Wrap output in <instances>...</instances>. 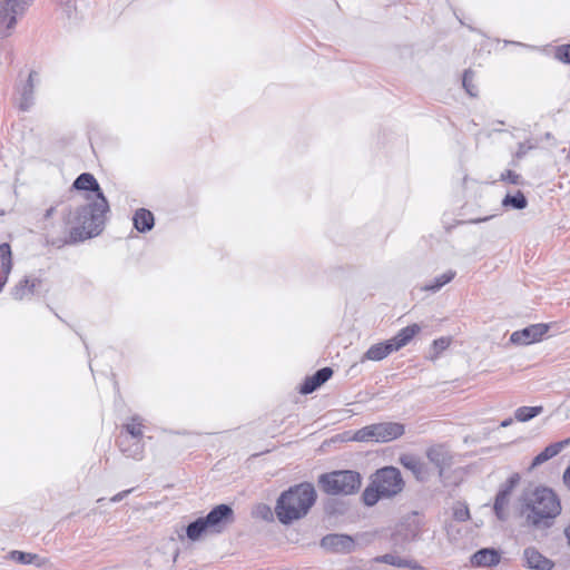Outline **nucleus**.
I'll return each instance as SVG.
<instances>
[{
    "instance_id": "423d86ee",
    "label": "nucleus",
    "mask_w": 570,
    "mask_h": 570,
    "mask_svg": "<svg viewBox=\"0 0 570 570\" xmlns=\"http://www.w3.org/2000/svg\"><path fill=\"white\" fill-rule=\"evenodd\" d=\"M33 0H2L0 1V36L9 37Z\"/></svg>"
},
{
    "instance_id": "79ce46f5",
    "label": "nucleus",
    "mask_w": 570,
    "mask_h": 570,
    "mask_svg": "<svg viewBox=\"0 0 570 570\" xmlns=\"http://www.w3.org/2000/svg\"><path fill=\"white\" fill-rule=\"evenodd\" d=\"M56 3H59L60 6L65 7L66 9L71 8L72 0H52Z\"/></svg>"
},
{
    "instance_id": "c85d7f7f",
    "label": "nucleus",
    "mask_w": 570,
    "mask_h": 570,
    "mask_svg": "<svg viewBox=\"0 0 570 570\" xmlns=\"http://www.w3.org/2000/svg\"><path fill=\"white\" fill-rule=\"evenodd\" d=\"M509 503V491H500L494 502V512L500 520L505 519V509Z\"/></svg>"
},
{
    "instance_id": "7c9ffc66",
    "label": "nucleus",
    "mask_w": 570,
    "mask_h": 570,
    "mask_svg": "<svg viewBox=\"0 0 570 570\" xmlns=\"http://www.w3.org/2000/svg\"><path fill=\"white\" fill-rule=\"evenodd\" d=\"M568 445H570V439H566L563 441L552 443V444L548 445L543 450V452H544L546 455H548L549 459H552L553 456L559 454Z\"/></svg>"
},
{
    "instance_id": "2f4dec72",
    "label": "nucleus",
    "mask_w": 570,
    "mask_h": 570,
    "mask_svg": "<svg viewBox=\"0 0 570 570\" xmlns=\"http://www.w3.org/2000/svg\"><path fill=\"white\" fill-rule=\"evenodd\" d=\"M451 344V340L449 337H440L435 340L432 344L433 354L431 356L432 360L439 357V355L445 351Z\"/></svg>"
},
{
    "instance_id": "f8f14e48",
    "label": "nucleus",
    "mask_w": 570,
    "mask_h": 570,
    "mask_svg": "<svg viewBox=\"0 0 570 570\" xmlns=\"http://www.w3.org/2000/svg\"><path fill=\"white\" fill-rule=\"evenodd\" d=\"M333 371L331 367H323L318 370L314 375L308 376L304 380L299 387L302 394H309L318 389L322 384L331 379Z\"/></svg>"
},
{
    "instance_id": "49530a36",
    "label": "nucleus",
    "mask_w": 570,
    "mask_h": 570,
    "mask_svg": "<svg viewBox=\"0 0 570 570\" xmlns=\"http://www.w3.org/2000/svg\"><path fill=\"white\" fill-rule=\"evenodd\" d=\"M52 213H53V208H49V209L47 210V213H46V217L51 216V215H52Z\"/></svg>"
},
{
    "instance_id": "9b49d317",
    "label": "nucleus",
    "mask_w": 570,
    "mask_h": 570,
    "mask_svg": "<svg viewBox=\"0 0 570 570\" xmlns=\"http://www.w3.org/2000/svg\"><path fill=\"white\" fill-rule=\"evenodd\" d=\"M525 566L533 570H551L553 562L539 552L535 548H527L523 551Z\"/></svg>"
},
{
    "instance_id": "ddd939ff",
    "label": "nucleus",
    "mask_w": 570,
    "mask_h": 570,
    "mask_svg": "<svg viewBox=\"0 0 570 570\" xmlns=\"http://www.w3.org/2000/svg\"><path fill=\"white\" fill-rule=\"evenodd\" d=\"M400 463L410 470L417 480L424 481L429 478L428 466L420 458L413 454H403L400 456Z\"/></svg>"
},
{
    "instance_id": "4468645a",
    "label": "nucleus",
    "mask_w": 570,
    "mask_h": 570,
    "mask_svg": "<svg viewBox=\"0 0 570 570\" xmlns=\"http://www.w3.org/2000/svg\"><path fill=\"white\" fill-rule=\"evenodd\" d=\"M38 73L36 71H31L28 76L27 82L19 89V108L23 111L28 110L35 100V87H36V78Z\"/></svg>"
},
{
    "instance_id": "cd10ccee",
    "label": "nucleus",
    "mask_w": 570,
    "mask_h": 570,
    "mask_svg": "<svg viewBox=\"0 0 570 570\" xmlns=\"http://www.w3.org/2000/svg\"><path fill=\"white\" fill-rule=\"evenodd\" d=\"M379 561L387 563V564L401 567V568H411V569L415 568V563L413 561L407 560V559L400 557L397 554H394V553H386V554L382 556L379 559Z\"/></svg>"
},
{
    "instance_id": "f257e3e1",
    "label": "nucleus",
    "mask_w": 570,
    "mask_h": 570,
    "mask_svg": "<svg viewBox=\"0 0 570 570\" xmlns=\"http://www.w3.org/2000/svg\"><path fill=\"white\" fill-rule=\"evenodd\" d=\"M72 186L78 190L94 193L86 196L87 205L78 210L77 219L80 227L70 232V237L75 242L85 240L101 233L106 223V215L109 212V204L92 174L83 173L79 175Z\"/></svg>"
},
{
    "instance_id": "6ab92c4d",
    "label": "nucleus",
    "mask_w": 570,
    "mask_h": 570,
    "mask_svg": "<svg viewBox=\"0 0 570 570\" xmlns=\"http://www.w3.org/2000/svg\"><path fill=\"white\" fill-rule=\"evenodd\" d=\"M421 331V327L417 324L409 325L399 333L390 338V342L394 346L395 351L401 350L409 342Z\"/></svg>"
},
{
    "instance_id": "6e6552de",
    "label": "nucleus",
    "mask_w": 570,
    "mask_h": 570,
    "mask_svg": "<svg viewBox=\"0 0 570 570\" xmlns=\"http://www.w3.org/2000/svg\"><path fill=\"white\" fill-rule=\"evenodd\" d=\"M549 331V325L539 323L532 324L520 331H515L510 336V342L517 345H529L539 342Z\"/></svg>"
},
{
    "instance_id": "dca6fc26",
    "label": "nucleus",
    "mask_w": 570,
    "mask_h": 570,
    "mask_svg": "<svg viewBox=\"0 0 570 570\" xmlns=\"http://www.w3.org/2000/svg\"><path fill=\"white\" fill-rule=\"evenodd\" d=\"M120 451L127 456L134 460H141L144 455V444L140 440H134L129 436L120 439L119 442Z\"/></svg>"
},
{
    "instance_id": "0eeeda50",
    "label": "nucleus",
    "mask_w": 570,
    "mask_h": 570,
    "mask_svg": "<svg viewBox=\"0 0 570 570\" xmlns=\"http://www.w3.org/2000/svg\"><path fill=\"white\" fill-rule=\"evenodd\" d=\"M373 485L379 488L384 498H391L402 491L404 482L396 468L385 466L375 473Z\"/></svg>"
},
{
    "instance_id": "2eb2a0df",
    "label": "nucleus",
    "mask_w": 570,
    "mask_h": 570,
    "mask_svg": "<svg viewBox=\"0 0 570 570\" xmlns=\"http://www.w3.org/2000/svg\"><path fill=\"white\" fill-rule=\"evenodd\" d=\"M501 560V554L498 550L492 548H484L476 551L472 558V564L476 567H494Z\"/></svg>"
},
{
    "instance_id": "a18cd8bd",
    "label": "nucleus",
    "mask_w": 570,
    "mask_h": 570,
    "mask_svg": "<svg viewBox=\"0 0 570 570\" xmlns=\"http://www.w3.org/2000/svg\"><path fill=\"white\" fill-rule=\"evenodd\" d=\"M262 509L265 511L266 515L271 514V509L268 507L264 505Z\"/></svg>"
},
{
    "instance_id": "e433bc0d",
    "label": "nucleus",
    "mask_w": 570,
    "mask_h": 570,
    "mask_svg": "<svg viewBox=\"0 0 570 570\" xmlns=\"http://www.w3.org/2000/svg\"><path fill=\"white\" fill-rule=\"evenodd\" d=\"M533 148H535V145H533L530 141L520 142L518 146V149L515 151V157L520 159V158L524 157L528 154V151Z\"/></svg>"
},
{
    "instance_id": "72a5a7b5",
    "label": "nucleus",
    "mask_w": 570,
    "mask_h": 570,
    "mask_svg": "<svg viewBox=\"0 0 570 570\" xmlns=\"http://www.w3.org/2000/svg\"><path fill=\"white\" fill-rule=\"evenodd\" d=\"M10 246L8 244L0 245V257L2 258V267L4 272L8 274L10 272L11 262H10Z\"/></svg>"
},
{
    "instance_id": "f3484780",
    "label": "nucleus",
    "mask_w": 570,
    "mask_h": 570,
    "mask_svg": "<svg viewBox=\"0 0 570 570\" xmlns=\"http://www.w3.org/2000/svg\"><path fill=\"white\" fill-rule=\"evenodd\" d=\"M396 352L390 340L386 342L377 343L372 345L362 357V362L368 361H381L389 356L391 353Z\"/></svg>"
},
{
    "instance_id": "f03ea898",
    "label": "nucleus",
    "mask_w": 570,
    "mask_h": 570,
    "mask_svg": "<svg viewBox=\"0 0 570 570\" xmlns=\"http://www.w3.org/2000/svg\"><path fill=\"white\" fill-rule=\"evenodd\" d=\"M316 501V491L313 484L303 482L291 487L278 498L275 513L283 524L304 518Z\"/></svg>"
},
{
    "instance_id": "7ed1b4c3",
    "label": "nucleus",
    "mask_w": 570,
    "mask_h": 570,
    "mask_svg": "<svg viewBox=\"0 0 570 570\" xmlns=\"http://www.w3.org/2000/svg\"><path fill=\"white\" fill-rule=\"evenodd\" d=\"M561 512L556 493L547 488L535 489L525 500L522 509L527 523L535 528H548Z\"/></svg>"
},
{
    "instance_id": "ea45409f",
    "label": "nucleus",
    "mask_w": 570,
    "mask_h": 570,
    "mask_svg": "<svg viewBox=\"0 0 570 570\" xmlns=\"http://www.w3.org/2000/svg\"><path fill=\"white\" fill-rule=\"evenodd\" d=\"M129 492H130V490H126V491H121V492L117 493L115 497L111 498V502L121 501Z\"/></svg>"
},
{
    "instance_id": "f704fd0d",
    "label": "nucleus",
    "mask_w": 570,
    "mask_h": 570,
    "mask_svg": "<svg viewBox=\"0 0 570 570\" xmlns=\"http://www.w3.org/2000/svg\"><path fill=\"white\" fill-rule=\"evenodd\" d=\"M453 517L456 521H465L470 517L469 509L463 504L455 505L453 508Z\"/></svg>"
},
{
    "instance_id": "412c9836",
    "label": "nucleus",
    "mask_w": 570,
    "mask_h": 570,
    "mask_svg": "<svg viewBox=\"0 0 570 570\" xmlns=\"http://www.w3.org/2000/svg\"><path fill=\"white\" fill-rule=\"evenodd\" d=\"M36 284H37L36 278L30 279L28 277H24L23 279H21L11 291V295H12L13 299L21 301V299L32 295Z\"/></svg>"
},
{
    "instance_id": "1a4fd4ad",
    "label": "nucleus",
    "mask_w": 570,
    "mask_h": 570,
    "mask_svg": "<svg viewBox=\"0 0 570 570\" xmlns=\"http://www.w3.org/2000/svg\"><path fill=\"white\" fill-rule=\"evenodd\" d=\"M209 532H220L226 524L234 521V511L227 504L215 507L206 517Z\"/></svg>"
},
{
    "instance_id": "a19ab883",
    "label": "nucleus",
    "mask_w": 570,
    "mask_h": 570,
    "mask_svg": "<svg viewBox=\"0 0 570 570\" xmlns=\"http://www.w3.org/2000/svg\"><path fill=\"white\" fill-rule=\"evenodd\" d=\"M563 483L570 490V465L566 469L563 473Z\"/></svg>"
},
{
    "instance_id": "a878e982",
    "label": "nucleus",
    "mask_w": 570,
    "mask_h": 570,
    "mask_svg": "<svg viewBox=\"0 0 570 570\" xmlns=\"http://www.w3.org/2000/svg\"><path fill=\"white\" fill-rule=\"evenodd\" d=\"M142 428H144L142 420L138 415L132 416L125 424L126 432L134 440H140L142 438V435H144Z\"/></svg>"
},
{
    "instance_id": "4be33fe9",
    "label": "nucleus",
    "mask_w": 570,
    "mask_h": 570,
    "mask_svg": "<svg viewBox=\"0 0 570 570\" xmlns=\"http://www.w3.org/2000/svg\"><path fill=\"white\" fill-rule=\"evenodd\" d=\"M9 559L21 564H36L37 567H42L45 564V560L41 559L38 554L18 550L9 552Z\"/></svg>"
},
{
    "instance_id": "b1692460",
    "label": "nucleus",
    "mask_w": 570,
    "mask_h": 570,
    "mask_svg": "<svg viewBox=\"0 0 570 570\" xmlns=\"http://www.w3.org/2000/svg\"><path fill=\"white\" fill-rule=\"evenodd\" d=\"M207 531H209V525L206 518H198L187 527L186 534L188 539L196 541Z\"/></svg>"
},
{
    "instance_id": "aec40b11",
    "label": "nucleus",
    "mask_w": 570,
    "mask_h": 570,
    "mask_svg": "<svg viewBox=\"0 0 570 570\" xmlns=\"http://www.w3.org/2000/svg\"><path fill=\"white\" fill-rule=\"evenodd\" d=\"M426 455L430 462L439 469L440 474H442L444 468L450 464V455L441 445L429 449Z\"/></svg>"
},
{
    "instance_id": "bb28decb",
    "label": "nucleus",
    "mask_w": 570,
    "mask_h": 570,
    "mask_svg": "<svg viewBox=\"0 0 570 570\" xmlns=\"http://www.w3.org/2000/svg\"><path fill=\"white\" fill-rule=\"evenodd\" d=\"M528 205V200L522 191H517L514 195H507L502 200V206L511 207L513 209H523Z\"/></svg>"
},
{
    "instance_id": "4c0bfd02",
    "label": "nucleus",
    "mask_w": 570,
    "mask_h": 570,
    "mask_svg": "<svg viewBox=\"0 0 570 570\" xmlns=\"http://www.w3.org/2000/svg\"><path fill=\"white\" fill-rule=\"evenodd\" d=\"M557 58L570 63V45L559 47L557 50Z\"/></svg>"
},
{
    "instance_id": "37998d69",
    "label": "nucleus",
    "mask_w": 570,
    "mask_h": 570,
    "mask_svg": "<svg viewBox=\"0 0 570 570\" xmlns=\"http://www.w3.org/2000/svg\"><path fill=\"white\" fill-rule=\"evenodd\" d=\"M511 423H512V419H507V420L502 421L500 425H501L502 428H507V426H509Z\"/></svg>"
},
{
    "instance_id": "393cba45",
    "label": "nucleus",
    "mask_w": 570,
    "mask_h": 570,
    "mask_svg": "<svg viewBox=\"0 0 570 570\" xmlns=\"http://www.w3.org/2000/svg\"><path fill=\"white\" fill-rule=\"evenodd\" d=\"M543 412V407L539 406H520L514 412V417L519 422H528Z\"/></svg>"
},
{
    "instance_id": "a211bd4d",
    "label": "nucleus",
    "mask_w": 570,
    "mask_h": 570,
    "mask_svg": "<svg viewBox=\"0 0 570 570\" xmlns=\"http://www.w3.org/2000/svg\"><path fill=\"white\" fill-rule=\"evenodd\" d=\"M134 227L139 233L149 232L155 225V218L150 210L145 208H139L136 210L132 217Z\"/></svg>"
},
{
    "instance_id": "9d476101",
    "label": "nucleus",
    "mask_w": 570,
    "mask_h": 570,
    "mask_svg": "<svg viewBox=\"0 0 570 570\" xmlns=\"http://www.w3.org/2000/svg\"><path fill=\"white\" fill-rule=\"evenodd\" d=\"M322 548L333 552H350L354 548V540L346 534H327L321 541Z\"/></svg>"
},
{
    "instance_id": "c03bdc74",
    "label": "nucleus",
    "mask_w": 570,
    "mask_h": 570,
    "mask_svg": "<svg viewBox=\"0 0 570 570\" xmlns=\"http://www.w3.org/2000/svg\"><path fill=\"white\" fill-rule=\"evenodd\" d=\"M566 537L568 539V543L570 546V524L564 530Z\"/></svg>"
},
{
    "instance_id": "473e14b6",
    "label": "nucleus",
    "mask_w": 570,
    "mask_h": 570,
    "mask_svg": "<svg viewBox=\"0 0 570 570\" xmlns=\"http://www.w3.org/2000/svg\"><path fill=\"white\" fill-rule=\"evenodd\" d=\"M473 77L474 75L471 70H465L462 79L465 91L472 97L476 96V86L473 83Z\"/></svg>"
},
{
    "instance_id": "5701e85b",
    "label": "nucleus",
    "mask_w": 570,
    "mask_h": 570,
    "mask_svg": "<svg viewBox=\"0 0 570 570\" xmlns=\"http://www.w3.org/2000/svg\"><path fill=\"white\" fill-rule=\"evenodd\" d=\"M455 272L452 271V269H449L446 271L445 273L436 276L431 283L429 284H425L423 287H422V291H425V292H438L440 291L444 285L449 284L454 277H455Z\"/></svg>"
},
{
    "instance_id": "c756f323",
    "label": "nucleus",
    "mask_w": 570,
    "mask_h": 570,
    "mask_svg": "<svg viewBox=\"0 0 570 570\" xmlns=\"http://www.w3.org/2000/svg\"><path fill=\"white\" fill-rule=\"evenodd\" d=\"M362 497L364 503L368 507L374 505L380 500V498H384L383 494L379 491V488L375 485L366 488Z\"/></svg>"
},
{
    "instance_id": "20e7f679",
    "label": "nucleus",
    "mask_w": 570,
    "mask_h": 570,
    "mask_svg": "<svg viewBox=\"0 0 570 570\" xmlns=\"http://www.w3.org/2000/svg\"><path fill=\"white\" fill-rule=\"evenodd\" d=\"M322 490L328 494H352L361 487V476L354 471H334L318 479Z\"/></svg>"
},
{
    "instance_id": "de8ad7c7",
    "label": "nucleus",
    "mask_w": 570,
    "mask_h": 570,
    "mask_svg": "<svg viewBox=\"0 0 570 570\" xmlns=\"http://www.w3.org/2000/svg\"><path fill=\"white\" fill-rule=\"evenodd\" d=\"M4 283H0V292L2 291Z\"/></svg>"
},
{
    "instance_id": "58836bf2",
    "label": "nucleus",
    "mask_w": 570,
    "mask_h": 570,
    "mask_svg": "<svg viewBox=\"0 0 570 570\" xmlns=\"http://www.w3.org/2000/svg\"><path fill=\"white\" fill-rule=\"evenodd\" d=\"M550 460L548 455L544 454V452H540L532 461V466H537L542 464L543 462Z\"/></svg>"
},
{
    "instance_id": "39448f33",
    "label": "nucleus",
    "mask_w": 570,
    "mask_h": 570,
    "mask_svg": "<svg viewBox=\"0 0 570 570\" xmlns=\"http://www.w3.org/2000/svg\"><path fill=\"white\" fill-rule=\"evenodd\" d=\"M404 425L395 422H382L357 430L351 440L356 442H390L404 434Z\"/></svg>"
},
{
    "instance_id": "c9c22d12",
    "label": "nucleus",
    "mask_w": 570,
    "mask_h": 570,
    "mask_svg": "<svg viewBox=\"0 0 570 570\" xmlns=\"http://www.w3.org/2000/svg\"><path fill=\"white\" fill-rule=\"evenodd\" d=\"M501 179L513 185H520L522 183L521 176L512 170L503 171L501 174Z\"/></svg>"
}]
</instances>
